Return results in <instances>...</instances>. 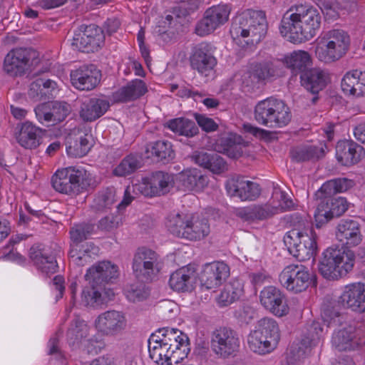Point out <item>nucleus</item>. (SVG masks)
<instances>
[{"instance_id":"nucleus-44","label":"nucleus","mask_w":365,"mask_h":365,"mask_svg":"<svg viewBox=\"0 0 365 365\" xmlns=\"http://www.w3.org/2000/svg\"><path fill=\"white\" fill-rule=\"evenodd\" d=\"M29 256L37 268L46 274H53L57 271L58 265L53 257H47L36 247L30 249Z\"/></svg>"},{"instance_id":"nucleus-45","label":"nucleus","mask_w":365,"mask_h":365,"mask_svg":"<svg viewBox=\"0 0 365 365\" xmlns=\"http://www.w3.org/2000/svg\"><path fill=\"white\" fill-rule=\"evenodd\" d=\"M166 127L173 133L187 138L193 137L198 133L195 123L185 118L171 119L166 123Z\"/></svg>"},{"instance_id":"nucleus-42","label":"nucleus","mask_w":365,"mask_h":365,"mask_svg":"<svg viewBox=\"0 0 365 365\" xmlns=\"http://www.w3.org/2000/svg\"><path fill=\"white\" fill-rule=\"evenodd\" d=\"M291 118L292 115L289 107L284 101L276 98L267 126L269 128H282L290 122Z\"/></svg>"},{"instance_id":"nucleus-20","label":"nucleus","mask_w":365,"mask_h":365,"mask_svg":"<svg viewBox=\"0 0 365 365\" xmlns=\"http://www.w3.org/2000/svg\"><path fill=\"white\" fill-rule=\"evenodd\" d=\"M35 56L36 52L29 48L13 49L4 58V71L11 77L21 76L28 68L30 60Z\"/></svg>"},{"instance_id":"nucleus-39","label":"nucleus","mask_w":365,"mask_h":365,"mask_svg":"<svg viewBox=\"0 0 365 365\" xmlns=\"http://www.w3.org/2000/svg\"><path fill=\"white\" fill-rule=\"evenodd\" d=\"M355 186L353 180L346 178H339L325 182L316 192L317 198L329 197L332 195L345 192Z\"/></svg>"},{"instance_id":"nucleus-46","label":"nucleus","mask_w":365,"mask_h":365,"mask_svg":"<svg viewBox=\"0 0 365 365\" xmlns=\"http://www.w3.org/2000/svg\"><path fill=\"white\" fill-rule=\"evenodd\" d=\"M279 66L280 63L278 61L269 59L257 63L252 73L259 80H267L279 75Z\"/></svg>"},{"instance_id":"nucleus-54","label":"nucleus","mask_w":365,"mask_h":365,"mask_svg":"<svg viewBox=\"0 0 365 365\" xmlns=\"http://www.w3.org/2000/svg\"><path fill=\"white\" fill-rule=\"evenodd\" d=\"M93 227L86 224L77 225L70 231L72 245H79L83 240L91 234Z\"/></svg>"},{"instance_id":"nucleus-13","label":"nucleus","mask_w":365,"mask_h":365,"mask_svg":"<svg viewBox=\"0 0 365 365\" xmlns=\"http://www.w3.org/2000/svg\"><path fill=\"white\" fill-rule=\"evenodd\" d=\"M333 346L339 351H351L365 343V325L349 324L335 331L331 339Z\"/></svg>"},{"instance_id":"nucleus-52","label":"nucleus","mask_w":365,"mask_h":365,"mask_svg":"<svg viewBox=\"0 0 365 365\" xmlns=\"http://www.w3.org/2000/svg\"><path fill=\"white\" fill-rule=\"evenodd\" d=\"M216 150L219 153H223L228 157L237 158L241 155V150L239 145L232 140L231 138H222L220 140V144L216 145Z\"/></svg>"},{"instance_id":"nucleus-10","label":"nucleus","mask_w":365,"mask_h":365,"mask_svg":"<svg viewBox=\"0 0 365 365\" xmlns=\"http://www.w3.org/2000/svg\"><path fill=\"white\" fill-rule=\"evenodd\" d=\"M280 284L289 292L300 293L316 284V276L302 264L286 266L279 275Z\"/></svg>"},{"instance_id":"nucleus-23","label":"nucleus","mask_w":365,"mask_h":365,"mask_svg":"<svg viewBox=\"0 0 365 365\" xmlns=\"http://www.w3.org/2000/svg\"><path fill=\"white\" fill-rule=\"evenodd\" d=\"M339 302L345 308L365 313V284L354 282L345 285L342 288Z\"/></svg>"},{"instance_id":"nucleus-58","label":"nucleus","mask_w":365,"mask_h":365,"mask_svg":"<svg viewBox=\"0 0 365 365\" xmlns=\"http://www.w3.org/2000/svg\"><path fill=\"white\" fill-rule=\"evenodd\" d=\"M29 96L35 101H40L46 96L43 87V80H36L30 85Z\"/></svg>"},{"instance_id":"nucleus-43","label":"nucleus","mask_w":365,"mask_h":365,"mask_svg":"<svg viewBox=\"0 0 365 365\" xmlns=\"http://www.w3.org/2000/svg\"><path fill=\"white\" fill-rule=\"evenodd\" d=\"M93 143V135L89 131L87 130L80 131L74 144L67 146L66 152L71 157L81 158L88 153Z\"/></svg>"},{"instance_id":"nucleus-48","label":"nucleus","mask_w":365,"mask_h":365,"mask_svg":"<svg viewBox=\"0 0 365 365\" xmlns=\"http://www.w3.org/2000/svg\"><path fill=\"white\" fill-rule=\"evenodd\" d=\"M148 158H156L158 160L173 159L174 153L171 143L168 141H157L150 144L146 149Z\"/></svg>"},{"instance_id":"nucleus-51","label":"nucleus","mask_w":365,"mask_h":365,"mask_svg":"<svg viewBox=\"0 0 365 365\" xmlns=\"http://www.w3.org/2000/svg\"><path fill=\"white\" fill-rule=\"evenodd\" d=\"M291 154L294 160L304 161L320 158L324 154V149L322 147L318 148L313 145H305L293 149Z\"/></svg>"},{"instance_id":"nucleus-59","label":"nucleus","mask_w":365,"mask_h":365,"mask_svg":"<svg viewBox=\"0 0 365 365\" xmlns=\"http://www.w3.org/2000/svg\"><path fill=\"white\" fill-rule=\"evenodd\" d=\"M207 169L210 170L214 174H221L227 170V165L220 155L212 154V160L209 163Z\"/></svg>"},{"instance_id":"nucleus-3","label":"nucleus","mask_w":365,"mask_h":365,"mask_svg":"<svg viewBox=\"0 0 365 365\" xmlns=\"http://www.w3.org/2000/svg\"><path fill=\"white\" fill-rule=\"evenodd\" d=\"M322 24L317 8L306 4L292 6L284 14L279 28L281 34L290 42L299 44L312 39Z\"/></svg>"},{"instance_id":"nucleus-19","label":"nucleus","mask_w":365,"mask_h":365,"mask_svg":"<svg viewBox=\"0 0 365 365\" xmlns=\"http://www.w3.org/2000/svg\"><path fill=\"white\" fill-rule=\"evenodd\" d=\"M259 302L267 311L277 317H284L289 312L285 294L275 287H264L259 294Z\"/></svg>"},{"instance_id":"nucleus-21","label":"nucleus","mask_w":365,"mask_h":365,"mask_svg":"<svg viewBox=\"0 0 365 365\" xmlns=\"http://www.w3.org/2000/svg\"><path fill=\"white\" fill-rule=\"evenodd\" d=\"M103 42L102 31L95 25L81 28L76 31L73 38L72 46L83 52L97 51Z\"/></svg>"},{"instance_id":"nucleus-53","label":"nucleus","mask_w":365,"mask_h":365,"mask_svg":"<svg viewBox=\"0 0 365 365\" xmlns=\"http://www.w3.org/2000/svg\"><path fill=\"white\" fill-rule=\"evenodd\" d=\"M125 294L130 302H138L145 299L148 297V292L143 284L138 283L127 287Z\"/></svg>"},{"instance_id":"nucleus-50","label":"nucleus","mask_w":365,"mask_h":365,"mask_svg":"<svg viewBox=\"0 0 365 365\" xmlns=\"http://www.w3.org/2000/svg\"><path fill=\"white\" fill-rule=\"evenodd\" d=\"M117 191L111 187L99 193L93 200L92 207L98 211L110 208L115 202Z\"/></svg>"},{"instance_id":"nucleus-24","label":"nucleus","mask_w":365,"mask_h":365,"mask_svg":"<svg viewBox=\"0 0 365 365\" xmlns=\"http://www.w3.org/2000/svg\"><path fill=\"white\" fill-rule=\"evenodd\" d=\"M158 255L150 249L139 248L133 258V270L138 278L148 279L157 267Z\"/></svg>"},{"instance_id":"nucleus-27","label":"nucleus","mask_w":365,"mask_h":365,"mask_svg":"<svg viewBox=\"0 0 365 365\" xmlns=\"http://www.w3.org/2000/svg\"><path fill=\"white\" fill-rule=\"evenodd\" d=\"M230 275L229 267L222 262H213L204 265L200 275L202 287L207 289L219 287Z\"/></svg>"},{"instance_id":"nucleus-6","label":"nucleus","mask_w":365,"mask_h":365,"mask_svg":"<svg viewBox=\"0 0 365 365\" xmlns=\"http://www.w3.org/2000/svg\"><path fill=\"white\" fill-rule=\"evenodd\" d=\"M350 44V36L345 30L339 28L324 30L315 40V56L325 63L336 62L347 53Z\"/></svg>"},{"instance_id":"nucleus-57","label":"nucleus","mask_w":365,"mask_h":365,"mask_svg":"<svg viewBox=\"0 0 365 365\" xmlns=\"http://www.w3.org/2000/svg\"><path fill=\"white\" fill-rule=\"evenodd\" d=\"M195 118L202 130L207 133L215 131L218 128L217 123L213 119L205 115L195 113Z\"/></svg>"},{"instance_id":"nucleus-18","label":"nucleus","mask_w":365,"mask_h":365,"mask_svg":"<svg viewBox=\"0 0 365 365\" xmlns=\"http://www.w3.org/2000/svg\"><path fill=\"white\" fill-rule=\"evenodd\" d=\"M320 202L314 211V217L316 226L320 227L328 222L334 217H339L344 214L349 207V202L344 197L334 198H319Z\"/></svg>"},{"instance_id":"nucleus-56","label":"nucleus","mask_w":365,"mask_h":365,"mask_svg":"<svg viewBox=\"0 0 365 365\" xmlns=\"http://www.w3.org/2000/svg\"><path fill=\"white\" fill-rule=\"evenodd\" d=\"M324 328L322 327L319 322H313L308 328V336L306 339H303L302 345H306L307 343L311 346L316 344V341L319 339Z\"/></svg>"},{"instance_id":"nucleus-7","label":"nucleus","mask_w":365,"mask_h":365,"mask_svg":"<svg viewBox=\"0 0 365 365\" xmlns=\"http://www.w3.org/2000/svg\"><path fill=\"white\" fill-rule=\"evenodd\" d=\"M166 227L173 235L189 240H200L208 236L207 220L191 213H175L168 217Z\"/></svg>"},{"instance_id":"nucleus-41","label":"nucleus","mask_w":365,"mask_h":365,"mask_svg":"<svg viewBox=\"0 0 365 365\" xmlns=\"http://www.w3.org/2000/svg\"><path fill=\"white\" fill-rule=\"evenodd\" d=\"M244 283L242 280L236 279L225 284L217 298L218 303L222 306H227L244 295Z\"/></svg>"},{"instance_id":"nucleus-63","label":"nucleus","mask_w":365,"mask_h":365,"mask_svg":"<svg viewBox=\"0 0 365 365\" xmlns=\"http://www.w3.org/2000/svg\"><path fill=\"white\" fill-rule=\"evenodd\" d=\"M10 112L11 115L17 120H21L26 118L28 110L16 105L10 106Z\"/></svg>"},{"instance_id":"nucleus-35","label":"nucleus","mask_w":365,"mask_h":365,"mask_svg":"<svg viewBox=\"0 0 365 365\" xmlns=\"http://www.w3.org/2000/svg\"><path fill=\"white\" fill-rule=\"evenodd\" d=\"M300 79L302 85L314 94L323 90L330 82L329 73L319 68L309 69L300 76Z\"/></svg>"},{"instance_id":"nucleus-25","label":"nucleus","mask_w":365,"mask_h":365,"mask_svg":"<svg viewBox=\"0 0 365 365\" xmlns=\"http://www.w3.org/2000/svg\"><path fill=\"white\" fill-rule=\"evenodd\" d=\"M198 274L194 265L188 264L173 272L169 279L170 287L179 292H192L197 282Z\"/></svg>"},{"instance_id":"nucleus-14","label":"nucleus","mask_w":365,"mask_h":365,"mask_svg":"<svg viewBox=\"0 0 365 365\" xmlns=\"http://www.w3.org/2000/svg\"><path fill=\"white\" fill-rule=\"evenodd\" d=\"M211 346L217 355L222 358H228L235 356L239 351L240 339L235 331L222 327L213 332Z\"/></svg>"},{"instance_id":"nucleus-37","label":"nucleus","mask_w":365,"mask_h":365,"mask_svg":"<svg viewBox=\"0 0 365 365\" xmlns=\"http://www.w3.org/2000/svg\"><path fill=\"white\" fill-rule=\"evenodd\" d=\"M110 106L107 100L91 98L83 101L80 108V117L84 121H93L102 116Z\"/></svg>"},{"instance_id":"nucleus-33","label":"nucleus","mask_w":365,"mask_h":365,"mask_svg":"<svg viewBox=\"0 0 365 365\" xmlns=\"http://www.w3.org/2000/svg\"><path fill=\"white\" fill-rule=\"evenodd\" d=\"M175 176V185L185 191H201L208 183L207 178L197 169L183 170Z\"/></svg>"},{"instance_id":"nucleus-49","label":"nucleus","mask_w":365,"mask_h":365,"mask_svg":"<svg viewBox=\"0 0 365 365\" xmlns=\"http://www.w3.org/2000/svg\"><path fill=\"white\" fill-rule=\"evenodd\" d=\"M140 162L133 155L125 157L113 170V174L117 177H125L134 173L139 168Z\"/></svg>"},{"instance_id":"nucleus-61","label":"nucleus","mask_w":365,"mask_h":365,"mask_svg":"<svg viewBox=\"0 0 365 365\" xmlns=\"http://www.w3.org/2000/svg\"><path fill=\"white\" fill-rule=\"evenodd\" d=\"M43 87L44 92L46 93V97L48 98L55 97L58 92V86L56 82L51 79L43 81Z\"/></svg>"},{"instance_id":"nucleus-8","label":"nucleus","mask_w":365,"mask_h":365,"mask_svg":"<svg viewBox=\"0 0 365 365\" xmlns=\"http://www.w3.org/2000/svg\"><path fill=\"white\" fill-rule=\"evenodd\" d=\"M280 331L278 323L272 318L264 317L259 320L247 337L248 349L259 355L273 351L279 341Z\"/></svg>"},{"instance_id":"nucleus-22","label":"nucleus","mask_w":365,"mask_h":365,"mask_svg":"<svg viewBox=\"0 0 365 365\" xmlns=\"http://www.w3.org/2000/svg\"><path fill=\"white\" fill-rule=\"evenodd\" d=\"M34 111L40 123L56 124L66 119L71 107L64 102H47L37 106Z\"/></svg>"},{"instance_id":"nucleus-40","label":"nucleus","mask_w":365,"mask_h":365,"mask_svg":"<svg viewBox=\"0 0 365 365\" xmlns=\"http://www.w3.org/2000/svg\"><path fill=\"white\" fill-rule=\"evenodd\" d=\"M98 253V248L91 242L83 245H72L69 252L71 262L77 266H83L90 262Z\"/></svg>"},{"instance_id":"nucleus-31","label":"nucleus","mask_w":365,"mask_h":365,"mask_svg":"<svg viewBox=\"0 0 365 365\" xmlns=\"http://www.w3.org/2000/svg\"><path fill=\"white\" fill-rule=\"evenodd\" d=\"M341 88L344 95L354 98L365 96V71H347L341 78Z\"/></svg>"},{"instance_id":"nucleus-5","label":"nucleus","mask_w":365,"mask_h":365,"mask_svg":"<svg viewBox=\"0 0 365 365\" xmlns=\"http://www.w3.org/2000/svg\"><path fill=\"white\" fill-rule=\"evenodd\" d=\"M118 267L108 261H103L90 267L85 275L91 286L85 287L81 294V303L84 306L94 307L111 300L114 292L102 290L95 284H101L118 276Z\"/></svg>"},{"instance_id":"nucleus-2","label":"nucleus","mask_w":365,"mask_h":365,"mask_svg":"<svg viewBox=\"0 0 365 365\" xmlns=\"http://www.w3.org/2000/svg\"><path fill=\"white\" fill-rule=\"evenodd\" d=\"M148 351L150 359L158 365L178 364L187 358L189 339L178 329H160L150 335Z\"/></svg>"},{"instance_id":"nucleus-60","label":"nucleus","mask_w":365,"mask_h":365,"mask_svg":"<svg viewBox=\"0 0 365 365\" xmlns=\"http://www.w3.org/2000/svg\"><path fill=\"white\" fill-rule=\"evenodd\" d=\"M180 96H192L195 101H202L203 104L207 108H215L218 105V101L215 98H202L201 94L197 92H191V91H182V93L180 94Z\"/></svg>"},{"instance_id":"nucleus-26","label":"nucleus","mask_w":365,"mask_h":365,"mask_svg":"<svg viewBox=\"0 0 365 365\" xmlns=\"http://www.w3.org/2000/svg\"><path fill=\"white\" fill-rule=\"evenodd\" d=\"M89 327L87 323L80 319H76L68 329L66 336L70 346L73 349L83 348L90 351L91 346L94 342H98L97 339L88 338Z\"/></svg>"},{"instance_id":"nucleus-15","label":"nucleus","mask_w":365,"mask_h":365,"mask_svg":"<svg viewBox=\"0 0 365 365\" xmlns=\"http://www.w3.org/2000/svg\"><path fill=\"white\" fill-rule=\"evenodd\" d=\"M86 175L85 170L73 167L58 170L52 177V186L56 191L61 193L77 192Z\"/></svg>"},{"instance_id":"nucleus-29","label":"nucleus","mask_w":365,"mask_h":365,"mask_svg":"<svg viewBox=\"0 0 365 365\" xmlns=\"http://www.w3.org/2000/svg\"><path fill=\"white\" fill-rule=\"evenodd\" d=\"M365 157L364 148L352 140H341L336 146V158L345 166L358 163Z\"/></svg>"},{"instance_id":"nucleus-17","label":"nucleus","mask_w":365,"mask_h":365,"mask_svg":"<svg viewBox=\"0 0 365 365\" xmlns=\"http://www.w3.org/2000/svg\"><path fill=\"white\" fill-rule=\"evenodd\" d=\"M230 8L226 4H218L207 9L202 19L196 24L195 33L205 36L224 25L229 19Z\"/></svg>"},{"instance_id":"nucleus-11","label":"nucleus","mask_w":365,"mask_h":365,"mask_svg":"<svg viewBox=\"0 0 365 365\" xmlns=\"http://www.w3.org/2000/svg\"><path fill=\"white\" fill-rule=\"evenodd\" d=\"M293 205V202L287 193L279 189H275L267 204L245 208L240 212V215L246 220H263L279 212L287 211Z\"/></svg>"},{"instance_id":"nucleus-38","label":"nucleus","mask_w":365,"mask_h":365,"mask_svg":"<svg viewBox=\"0 0 365 365\" xmlns=\"http://www.w3.org/2000/svg\"><path fill=\"white\" fill-rule=\"evenodd\" d=\"M148 91L145 83L140 79H135L120 88L113 95V99L118 102L135 100Z\"/></svg>"},{"instance_id":"nucleus-34","label":"nucleus","mask_w":365,"mask_h":365,"mask_svg":"<svg viewBox=\"0 0 365 365\" xmlns=\"http://www.w3.org/2000/svg\"><path fill=\"white\" fill-rule=\"evenodd\" d=\"M226 189L230 195L237 196L242 200H254L260 193L258 184L242 178L229 180Z\"/></svg>"},{"instance_id":"nucleus-12","label":"nucleus","mask_w":365,"mask_h":365,"mask_svg":"<svg viewBox=\"0 0 365 365\" xmlns=\"http://www.w3.org/2000/svg\"><path fill=\"white\" fill-rule=\"evenodd\" d=\"M175 185V176L162 171L143 178L134 189L145 196H160L168 192Z\"/></svg>"},{"instance_id":"nucleus-64","label":"nucleus","mask_w":365,"mask_h":365,"mask_svg":"<svg viewBox=\"0 0 365 365\" xmlns=\"http://www.w3.org/2000/svg\"><path fill=\"white\" fill-rule=\"evenodd\" d=\"M355 138L362 143H365V122L358 124L354 129Z\"/></svg>"},{"instance_id":"nucleus-36","label":"nucleus","mask_w":365,"mask_h":365,"mask_svg":"<svg viewBox=\"0 0 365 365\" xmlns=\"http://www.w3.org/2000/svg\"><path fill=\"white\" fill-rule=\"evenodd\" d=\"M282 62L293 74L300 73L302 75L310 69L309 68L313 63V58L308 51L299 49L285 55Z\"/></svg>"},{"instance_id":"nucleus-9","label":"nucleus","mask_w":365,"mask_h":365,"mask_svg":"<svg viewBox=\"0 0 365 365\" xmlns=\"http://www.w3.org/2000/svg\"><path fill=\"white\" fill-rule=\"evenodd\" d=\"M284 242L290 253L300 261L309 259L317 254V235L307 222L302 221L297 227L287 232Z\"/></svg>"},{"instance_id":"nucleus-30","label":"nucleus","mask_w":365,"mask_h":365,"mask_svg":"<svg viewBox=\"0 0 365 365\" xmlns=\"http://www.w3.org/2000/svg\"><path fill=\"white\" fill-rule=\"evenodd\" d=\"M191 66L205 76L213 69L216 60L210 51V46L201 43L195 47L190 56Z\"/></svg>"},{"instance_id":"nucleus-62","label":"nucleus","mask_w":365,"mask_h":365,"mask_svg":"<svg viewBox=\"0 0 365 365\" xmlns=\"http://www.w3.org/2000/svg\"><path fill=\"white\" fill-rule=\"evenodd\" d=\"M212 155L206 152L200 151L193 155V159L197 165L207 168L212 160Z\"/></svg>"},{"instance_id":"nucleus-28","label":"nucleus","mask_w":365,"mask_h":365,"mask_svg":"<svg viewBox=\"0 0 365 365\" xmlns=\"http://www.w3.org/2000/svg\"><path fill=\"white\" fill-rule=\"evenodd\" d=\"M70 76L74 88L81 91H91L98 84L101 73L93 65L83 66L72 71Z\"/></svg>"},{"instance_id":"nucleus-4","label":"nucleus","mask_w":365,"mask_h":365,"mask_svg":"<svg viewBox=\"0 0 365 365\" xmlns=\"http://www.w3.org/2000/svg\"><path fill=\"white\" fill-rule=\"evenodd\" d=\"M267 29L265 14L262 11L246 10L232 20L230 33L233 42L240 47L259 43Z\"/></svg>"},{"instance_id":"nucleus-1","label":"nucleus","mask_w":365,"mask_h":365,"mask_svg":"<svg viewBox=\"0 0 365 365\" xmlns=\"http://www.w3.org/2000/svg\"><path fill=\"white\" fill-rule=\"evenodd\" d=\"M336 237L346 247H327L322 252L318 265L322 276L332 281L345 278L352 272L356 257L349 248L359 245L363 240L359 223L349 219L339 223Z\"/></svg>"},{"instance_id":"nucleus-32","label":"nucleus","mask_w":365,"mask_h":365,"mask_svg":"<svg viewBox=\"0 0 365 365\" xmlns=\"http://www.w3.org/2000/svg\"><path fill=\"white\" fill-rule=\"evenodd\" d=\"M16 139L19 144L26 149H35L41 143L43 130L30 121L18 124Z\"/></svg>"},{"instance_id":"nucleus-55","label":"nucleus","mask_w":365,"mask_h":365,"mask_svg":"<svg viewBox=\"0 0 365 365\" xmlns=\"http://www.w3.org/2000/svg\"><path fill=\"white\" fill-rule=\"evenodd\" d=\"M317 4L328 19L334 20L339 17V6L332 0H317Z\"/></svg>"},{"instance_id":"nucleus-16","label":"nucleus","mask_w":365,"mask_h":365,"mask_svg":"<svg viewBox=\"0 0 365 365\" xmlns=\"http://www.w3.org/2000/svg\"><path fill=\"white\" fill-rule=\"evenodd\" d=\"M97 332L102 336H115L127 328L125 314L116 310H109L100 314L93 323Z\"/></svg>"},{"instance_id":"nucleus-47","label":"nucleus","mask_w":365,"mask_h":365,"mask_svg":"<svg viewBox=\"0 0 365 365\" xmlns=\"http://www.w3.org/2000/svg\"><path fill=\"white\" fill-rule=\"evenodd\" d=\"M275 100L274 98H267L257 103L254 109V118L259 124L267 125Z\"/></svg>"}]
</instances>
